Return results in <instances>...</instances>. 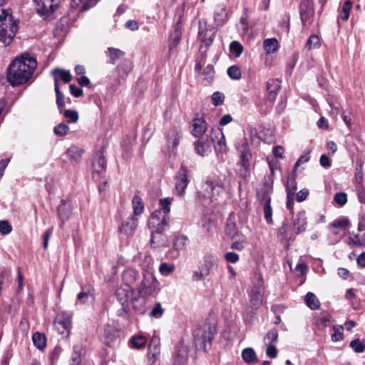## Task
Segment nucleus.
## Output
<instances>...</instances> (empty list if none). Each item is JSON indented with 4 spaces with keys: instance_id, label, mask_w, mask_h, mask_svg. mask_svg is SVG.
Segmentation results:
<instances>
[{
    "instance_id": "63",
    "label": "nucleus",
    "mask_w": 365,
    "mask_h": 365,
    "mask_svg": "<svg viewBox=\"0 0 365 365\" xmlns=\"http://www.w3.org/2000/svg\"><path fill=\"white\" fill-rule=\"evenodd\" d=\"M226 234L232 238H234L237 234V226L233 222H227L225 227Z\"/></svg>"
},
{
    "instance_id": "42",
    "label": "nucleus",
    "mask_w": 365,
    "mask_h": 365,
    "mask_svg": "<svg viewBox=\"0 0 365 365\" xmlns=\"http://www.w3.org/2000/svg\"><path fill=\"white\" fill-rule=\"evenodd\" d=\"M278 339V331L277 329H272L269 331L264 338L266 345L274 344Z\"/></svg>"
},
{
    "instance_id": "38",
    "label": "nucleus",
    "mask_w": 365,
    "mask_h": 365,
    "mask_svg": "<svg viewBox=\"0 0 365 365\" xmlns=\"http://www.w3.org/2000/svg\"><path fill=\"white\" fill-rule=\"evenodd\" d=\"M173 197H165L159 200V204L160 207L157 210H160L163 212V214L165 215V217L169 218V212H170V204L173 201Z\"/></svg>"
},
{
    "instance_id": "39",
    "label": "nucleus",
    "mask_w": 365,
    "mask_h": 365,
    "mask_svg": "<svg viewBox=\"0 0 365 365\" xmlns=\"http://www.w3.org/2000/svg\"><path fill=\"white\" fill-rule=\"evenodd\" d=\"M133 207L134 215H140L144 210V205L140 197L135 195L133 198Z\"/></svg>"
},
{
    "instance_id": "29",
    "label": "nucleus",
    "mask_w": 365,
    "mask_h": 365,
    "mask_svg": "<svg viewBox=\"0 0 365 365\" xmlns=\"http://www.w3.org/2000/svg\"><path fill=\"white\" fill-rule=\"evenodd\" d=\"M188 354L187 348L181 346L177 351L174 359L173 365H184L187 359Z\"/></svg>"
},
{
    "instance_id": "52",
    "label": "nucleus",
    "mask_w": 365,
    "mask_h": 365,
    "mask_svg": "<svg viewBox=\"0 0 365 365\" xmlns=\"http://www.w3.org/2000/svg\"><path fill=\"white\" fill-rule=\"evenodd\" d=\"M215 70L213 66L209 64L203 70L202 75H203L204 80H206L207 83H210L214 77Z\"/></svg>"
},
{
    "instance_id": "62",
    "label": "nucleus",
    "mask_w": 365,
    "mask_h": 365,
    "mask_svg": "<svg viewBox=\"0 0 365 365\" xmlns=\"http://www.w3.org/2000/svg\"><path fill=\"white\" fill-rule=\"evenodd\" d=\"M334 200L340 206H344L347 202V195L345 192H341L335 194Z\"/></svg>"
},
{
    "instance_id": "33",
    "label": "nucleus",
    "mask_w": 365,
    "mask_h": 365,
    "mask_svg": "<svg viewBox=\"0 0 365 365\" xmlns=\"http://www.w3.org/2000/svg\"><path fill=\"white\" fill-rule=\"evenodd\" d=\"M263 46L267 53H272L277 51L279 43L275 38H267L264 41Z\"/></svg>"
},
{
    "instance_id": "60",
    "label": "nucleus",
    "mask_w": 365,
    "mask_h": 365,
    "mask_svg": "<svg viewBox=\"0 0 365 365\" xmlns=\"http://www.w3.org/2000/svg\"><path fill=\"white\" fill-rule=\"evenodd\" d=\"M223 135H224V133H223L222 129L218 127H216V128H212L211 129L210 137L212 142L216 143L220 139V138H222Z\"/></svg>"
},
{
    "instance_id": "50",
    "label": "nucleus",
    "mask_w": 365,
    "mask_h": 365,
    "mask_svg": "<svg viewBox=\"0 0 365 365\" xmlns=\"http://www.w3.org/2000/svg\"><path fill=\"white\" fill-rule=\"evenodd\" d=\"M61 113L68 119V123H76L78 120V113L76 110H63Z\"/></svg>"
},
{
    "instance_id": "64",
    "label": "nucleus",
    "mask_w": 365,
    "mask_h": 365,
    "mask_svg": "<svg viewBox=\"0 0 365 365\" xmlns=\"http://www.w3.org/2000/svg\"><path fill=\"white\" fill-rule=\"evenodd\" d=\"M12 231V227L6 220L0 221V232L5 235L9 234Z\"/></svg>"
},
{
    "instance_id": "9",
    "label": "nucleus",
    "mask_w": 365,
    "mask_h": 365,
    "mask_svg": "<svg viewBox=\"0 0 365 365\" xmlns=\"http://www.w3.org/2000/svg\"><path fill=\"white\" fill-rule=\"evenodd\" d=\"M299 14L303 26L307 27L311 25L312 19L314 15L313 1L302 0L300 4Z\"/></svg>"
},
{
    "instance_id": "34",
    "label": "nucleus",
    "mask_w": 365,
    "mask_h": 365,
    "mask_svg": "<svg viewBox=\"0 0 365 365\" xmlns=\"http://www.w3.org/2000/svg\"><path fill=\"white\" fill-rule=\"evenodd\" d=\"M304 300L307 307L312 310L318 309L320 306V302L318 300L317 297L314 293L311 292H309L306 294Z\"/></svg>"
},
{
    "instance_id": "54",
    "label": "nucleus",
    "mask_w": 365,
    "mask_h": 365,
    "mask_svg": "<svg viewBox=\"0 0 365 365\" xmlns=\"http://www.w3.org/2000/svg\"><path fill=\"white\" fill-rule=\"evenodd\" d=\"M264 218L267 223H272V210L271 207V202L269 200H267L266 202H264Z\"/></svg>"
},
{
    "instance_id": "8",
    "label": "nucleus",
    "mask_w": 365,
    "mask_h": 365,
    "mask_svg": "<svg viewBox=\"0 0 365 365\" xmlns=\"http://www.w3.org/2000/svg\"><path fill=\"white\" fill-rule=\"evenodd\" d=\"M188 175V168L185 165H181L180 168L175 177V190L177 195L179 196H182L185 193V189L187 187L189 183Z\"/></svg>"
},
{
    "instance_id": "24",
    "label": "nucleus",
    "mask_w": 365,
    "mask_h": 365,
    "mask_svg": "<svg viewBox=\"0 0 365 365\" xmlns=\"http://www.w3.org/2000/svg\"><path fill=\"white\" fill-rule=\"evenodd\" d=\"M93 289L90 286L83 287L81 291L77 294V299L81 303L93 300Z\"/></svg>"
},
{
    "instance_id": "36",
    "label": "nucleus",
    "mask_w": 365,
    "mask_h": 365,
    "mask_svg": "<svg viewBox=\"0 0 365 365\" xmlns=\"http://www.w3.org/2000/svg\"><path fill=\"white\" fill-rule=\"evenodd\" d=\"M242 357L247 364H253L257 361V355L252 348H246L242 352Z\"/></svg>"
},
{
    "instance_id": "5",
    "label": "nucleus",
    "mask_w": 365,
    "mask_h": 365,
    "mask_svg": "<svg viewBox=\"0 0 365 365\" xmlns=\"http://www.w3.org/2000/svg\"><path fill=\"white\" fill-rule=\"evenodd\" d=\"M160 292V284L150 272L144 274L143 279L138 287V293L142 297H155Z\"/></svg>"
},
{
    "instance_id": "25",
    "label": "nucleus",
    "mask_w": 365,
    "mask_h": 365,
    "mask_svg": "<svg viewBox=\"0 0 365 365\" xmlns=\"http://www.w3.org/2000/svg\"><path fill=\"white\" fill-rule=\"evenodd\" d=\"M132 70V63L128 60H125L119 63L115 68L119 78H124Z\"/></svg>"
},
{
    "instance_id": "4",
    "label": "nucleus",
    "mask_w": 365,
    "mask_h": 365,
    "mask_svg": "<svg viewBox=\"0 0 365 365\" xmlns=\"http://www.w3.org/2000/svg\"><path fill=\"white\" fill-rule=\"evenodd\" d=\"M217 269V263L215 257L210 255H205L200 262L198 270L194 272L192 279L200 281L209 277Z\"/></svg>"
},
{
    "instance_id": "26",
    "label": "nucleus",
    "mask_w": 365,
    "mask_h": 365,
    "mask_svg": "<svg viewBox=\"0 0 365 365\" xmlns=\"http://www.w3.org/2000/svg\"><path fill=\"white\" fill-rule=\"evenodd\" d=\"M214 19L218 26H222L227 21V12L225 6H220L216 9Z\"/></svg>"
},
{
    "instance_id": "41",
    "label": "nucleus",
    "mask_w": 365,
    "mask_h": 365,
    "mask_svg": "<svg viewBox=\"0 0 365 365\" xmlns=\"http://www.w3.org/2000/svg\"><path fill=\"white\" fill-rule=\"evenodd\" d=\"M146 341V339L141 335L133 336L130 340L131 346L138 349L145 347Z\"/></svg>"
},
{
    "instance_id": "61",
    "label": "nucleus",
    "mask_w": 365,
    "mask_h": 365,
    "mask_svg": "<svg viewBox=\"0 0 365 365\" xmlns=\"http://www.w3.org/2000/svg\"><path fill=\"white\" fill-rule=\"evenodd\" d=\"M212 104L218 106L224 103L225 96L222 93L216 91L212 96Z\"/></svg>"
},
{
    "instance_id": "55",
    "label": "nucleus",
    "mask_w": 365,
    "mask_h": 365,
    "mask_svg": "<svg viewBox=\"0 0 365 365\" xmlns=\"http://www.w3.org/2000/svg\"><path fill=\"white\" fill-rule=\"evenodd\" d=\"M175 270V265L172 264H168L166 262L161 263L159 267L160 272L164 275L168 276L170 274Z\"/></svg>"
},
{
    "instance_id": "27",
    "label": "nucleus",
    "mask_w": 365,
    "mask_h": 365,
    "mask_svg": "<svg viewBox=\"0 0 365 365\" xmlns=\"http://www.w3.org/2000/svg\"><path fill=\"white\" fill-rule=\"evenodd\" d=\"M93 167V172L98 175H101L106 171V160L103 155H100L94 159Z\"/></svg>"
},
{
    "instance_id": "3",
    "label": "nucleus",
    "mask_w": 365,
    "mask_h": 365,
    "mask_svg": "<svg viewBox=\"0 0 365 365\" xmlns=\"http://www.w3.org/2000/svg\"><path fill=\"white\" fill-rule=\"evenodd\" d=\"M240 155L239 165L240 166L238 173L244 179L247 178L250 173V160L252 158L250 148L247 140L244 138L237 147Z\"/></svg>"
},
{
    "instance_id": "48",
    "label": "nucleus",
    "mask_w": 365,
    "mask_h": 365,
    "mask_svg": "<svg viewBox=\"0 0 365 365\" xmlns=\"http://www.w3.org/2000/svg\"><path fill=\"white\" fill-rule=\"evenodd\" d=\"M187 237L184 235L176 236L173 242V246L177 250H183L187 242Z\"/></svg>"
},
{
    "instance_id": "14",
    "label": "nucleus",
    "mask_w": 365,
    "mask_h": 365,
    "mask_svg": "<svg viewBox=\"0 0 365 365\" xmlns=\"http://www.w3.org/2000/svg\"><path fill=\"white\" fill-rule=\"evenodd\" d=\"M280 81L277 79H270L267 83V99L271 103H274L277 96L281 88Z\"/></svg>"
},
{
    "instance_id": "37",
    "label": "nucleus",
    "mask_w": 365,
    "mask_h": 365,
    "mask_svg": "<svg viewBox=\"0 0 365 365\" xmlns=\"http://www.w3.org/2000/svg\"><path fill=\"white\" fill-rule=\"evenodd\" d=\"M108 51L109 54V63L111 64H115L116 61L122 58L125 55V52L113 47L108 48Z\"/></svg>"
},
{
    "instance_id": "6",
    "label": "nucleus",
    "mask_w": 365,
    "mask_h": 365,
    "mask_svg": "<svg viewBox=\"0 0 365 365\" xmlns=\"http://www.w3.org/2000/svg\"><path fill=\"white\" fill-rule=\"evenodd\" d=\"M19 26L16 21L13 17H9V23H1L0 24V41L5 46L9 45L15 36Z\"/></svg>"
},
{
    "instance_id": "2",
    "label": "nucleus",
    "mask_w": 365,
    "mask_h": 365,
    "mask_svg": "<svg viewBox=\"0 0 365 365\" xmlns=\"http://www.w3.org/2000/svg\"><path fill=\"white\" fill-rule=\"evenodd\" d=\"M215 334V327L211 324H205L195 329L192 332L195 349L207 351L210 348L212 340Z\"/></svg>"
},
{
    "instance_id": "15",
    "label": "nucleus",
    "mask_w": 365,
    "mask_h": 365,
    "mask_svg": "<svg viewBox=\"0 0 365 365\" xmlns=\"http://www.w3.org/2000/svg\"><path fill=\"white\" fill-rule=\"evenodd\" d=\"M194 145L195 152L202 157L207 155L212 151L211 145L208 143L207 137L200 138Z\"/></svg>"
},
{
    "instance_id": "44",
    "label": "nucleus",
    "mask_w": 365,
    "mask_h": 365,
    "mask_svg": "<svg viewBox=\"0 0 365 365\" xmlns=\"http://www.w3.org/2000/svg\"><path fill=\"white\" fill-rule=\"evenodd\" d=\"M321 46L320 39L317 35L313 34L309 36L306 43V48L309 50L318 48Z\"/></svg>"
},
{
    "instance_id": "49",
    "label": "nucleus",
    "mask_w": 365,
    "mask_h": 365,
    "mask_svg": "<svg viewBox=\"0 0 365 365\" xmlns=\"http://www.w3.org/2000/svg\"><path fill=\"white\" fill-rule=\"evenodd\" d=\"M352 6V2L349 0L346 1L342 6L341 11V19L346 21L349 18L350 11Z\"/></svg>"
},
{
    "instance_id": "40",
    "label": "nucleus",
    "mask_w": 365,
    "mask_h": 365,
    "mask_svg": "<svg viewBox=\"0 0 365 365\" xmlns=\"http://www.w3.org/2000/svg\"><path fill=\"white\" fill-rule=\"evenodd\" d=\"M54 90L56 95V104L58 108L61 109L65 106L64 95L60 91L59 83H58V78L55 77Z\"/></svg>"
},
{
    "instance_id": "12",
    "label": "nucleus",
    "mask_w": 365,
    "mask_h": 365,
    "mask_svg": "<svg viewBox=\"0 0 365 365\" xmlns=\"http://www.w3.org/2000/svg\"><path fill=\"white\" fill-rule=\"evenodd\" d=\"M165 230H152L150 245L155 249H160L168 246V239L164 234Z\"/></svg>"
},
{
    "instance_id": "31",
    "label": "nucleus",
    "mask_w": 365,
    "mask_h": 365,
    "mask_svg": "<svg viewBox=\"0 0 365 365\" xmlns=\"http://www.w3.org/2000/svg\"><path fill=\"white\" fill-rule=\"evenodd\" d=\"M83 346L81 344H76L73 348L71 356V365H79L82 361Z\"/></svg>"
},
{
    "instance_id": "30",
    "label": "nucleus",
    "mask_w": 365,
    "mask_h": 365,
    "mask_svg": "<svg viewBox=\"0 0 365 365\" xmlns=\"http://www.w3.org/2000/svg\"><path fill=\"white\" fill-rule=\"evenodd\" d=\"M51 74L55 79V77L58 78V81L59 78L63 81L65 83H68L71 81V74L68 71H66L61 68H54L51 71Z\"/></svg>"
},
{
    "instance_id": "47",
    "label": "nucleus",
    "mask_w": 365,
    "mask_h": 365,
    "mask_svg": "<svg viewBox=\"0 0 365 365\" xmlns=\"http://www.w3.org/2000/svg\"><path fill=\"white\" fill-rule=\"evenodd\" d=\"M362 167H363V162L361 161V160H360V159L356 160L355 180L359 184H361L362 181H363Z\"/></svg>"
},
{
    "instance_id": "23",
    "label": "nucleus",
    "mask_w": 365,
    "mask_h": 365,
    "mask_svg": "<svg viewBox=\"0 0 365 365\" xmlns=\"http://www.w3.org/2000/svg\"><path fill=\"white\" fill-rule=\"evenodd\" d=\"M272 182H264L261 190L257 194L258 197L261 202H266L267 200H269V202H271V197L270 195L272 192L273 187H272Z\"/></svg>"
},
{
    "instance_id": "43",
    "label": "nucleus",
    "mask_w": 365,
    "mask_h": 365,
    "mask_svg": "<svg viewBox=\"0 0 365 365\" xmlns=\"http://www.w3.org/2000/svg\"><path fill=\"white\" fill-rule=\"evenodd\" d=\"M181 39V33L175 29V31L170 36L169 38V48L170 51L175 49L179 44Z\"/></svg>"
},
{
    "instance_id": "22",
    "label": "nucleus",
    "mask_w": 365,
    "mask_h": 365,
    "mask_svg": "<svg viewBox=\"0 0 365 365\" xmlns=\"http://www.w3.org/2000/svg\"><path fill=\"white\" fill-rule=\"evenodd\" d=\"M192 133L197 138L203 137V134L207 130L206 122L203 118H195L192 123Z\"/></svg>"
},
{
    "instance_id": "45",
    "label": "nucleus",
    "mask_w": 365,
    "mask_h": 365,
    "mask_svg": "<svg viewBox=\"0 0 365 365\" xmlns=\"http://www.w3.org/2000/svg\"><path fill=\"white\" fill-rule=\"evenodd\" d=\"M230 51L235 58H238L243 51V46L238 41H234L230 45Z\"/></svg>"
},
{
    "instance_id": "57",
    "label": "nucleus",
    "mask_w": 365,
    "mask_h": 365,
    "mask_svg": "<svg viewBox=\"0 0 365 365\" xmlns=\"http://www.w3.org/2000/svg\"><path fill=\"white\" fill-rule=\"evenodd\" d=\"M69 127L64 123H59L54 127L53 132L58 136H64L67 134Z\"/></svg>"
},
{
    "instance_id": "56",
    "label": "nucleus",
    "mask_w": 365,
    "mask_h": 365,
    "mask_svg": "<svg viewBox=\"0 0 365 365\" xmlns=\"http://www.w3.org/2000/svg\"><path fill=\"white\" fill-rule=\"evenodd\" d=\"M343 327L341 325L334 326V333L331 334V339L334 341H339L343 339Z\"/></svg>"
},
{
    "instance_id": "10",
    "label": "nucleus",
    "mask_w": 365,
    "mask_h": 365,
    "mask_svg": "<svg viewBox=\"0 0 365 365\" xmlns=\"http://www.w3.org/2000/svg\"><path fill=\"white\" fill-rule=\"evenodd\" d=\"M168 220L163 212L155 210L149 218L148 226L151 230H165L168 225Z\"/></svg>"
},
{
    "instance_id": "32",
    "label": "nucleus",
    "mask_w": 365,
    "mask_h": 365,
    "mask_svg": "<svg viewBox=\"0 0 365 365\" xmlns=\"http://www.w3.org/2000/svg\"><path fill=\"white\" fill-rule=\"evenodd\" d=\"M32 340L34 346L39 350L43 349L46 346V338L42 333H34L32 336Z\"/></svg>"
},
{
    "instance_id": "59",
    "label": "nucleus",
    "mask_w": 365,
    "mask_h": 365,
    "mask_svg": "<svg viewBox=\"0 0 365 365\" xmlns=\"http://www.w3.org/2000/svg\"><path fill=\"white\" fill-rule=\"evenodd\" d=\"M350 346L356 353H362L365 350V344L359 339L351 341Z\"/></svg>"
},
{
    "instance_id": "46",
    "label": "nucleus",
    "mask_w": 365,
    "mask_h": 365,
    "mask_svg": "<svg viewBox=\"0 0 365 365\" xmlns=\"http://www.w3.org/2000/svg\"><path fill=\"white\" fill-rule=\"evenodd\" d=\"M227 74L231 79L239 80L241 78L242 73L239 66L236 65L231 66L227 69Z\"/></svg>"
},
{
    "instance_id": "16",
    "label": "nucleus",
    "mask_w": 365,
    "mask_h": 365,
    "mask_svg": "<svg viewBox=\"0 0 365 365\" xmlns=\"http://www.w3.org/2000/svg\"><path fill=\"white\" fill-rule=\"evenodd\" d=\"M138 226V219L131 216L122 223L119 227V231L126 235H133Z\"/></svg>"
},
{
    "instance_id": "28",
    "label": "nucleus",
    "mask_w": 365,
    "mask_h": 365,
    "mask_svg": "<svg viewBox=\"0 0 365 365\" xmlns=\"http://www.w3.org/2000/svg\"><path fill=\"white\" fill-rule=\"evenodd\" d=\"M160 339L158 336H153L148 345L149 355L153 354V357L156 359L157 355L160 353Z\"/></svg>"
},
{
    "instance_id": "18",
    "label": "nucleus",
    "mask_w": 365,
    "mask_h": 365,
    "mask_svg": "<svg viewBox=\"0 0 365 365\" xmlns=\"http://www.w3.org/2000/svg\"><path fill=\"white\" fill-rule=\"evenodd\" d=\"M181 135L177 129L171 130L168 133V146L170 152L175 153L180 143Z\"/></svg>"
},
{
    "instance_id": "19",
    "label": "nucleus",
    "mask_w": 365,
    "mask_h": 365,
    "mask_svg": "<svg viewBox=\"0 0 365 365\" xmlns=\"http://www.w3.org/2000/svg\"><path fill=\"white\" fill-rule=\"evenodd\" d=\"M307 218L305 216L304 211H300L298 212L297 218L294 220L293 223V229L296 234H299L305 231L307 227Z\"/></svg>"
},
{
    "instance_id": "51",
    "label": "nucleus",
    "mask_w": 365,
    "mask_h": 365,
    "mask_svg": "<svg viewBox=\"0 0 365 365\" xmlns=\"http://www.w3.org/2000/svg\"><path fill=\"white\" fill-rule=\"evenodd\" d=\"M164 309H163L161 304L160 302H157L153 309L149 313V316L151 317H154L156 319L160 318L164 314Z\"/></svg>"
},
{
    "instance_id": "17",
    "label": "nucleus",
    "mask_w": 365,
    "mask_h": 365,
    "mask_svg": "<svg viewBox=\"0 0 365 365\" xmlns=\"http://www.w3.org/2000/svg\"><path fill=\"white\" fill-rule=\"evenodd\" d=\"M57 212L58 217L61 221V226L63 227V224L69 219L71 215V207L64 200H62L61 204L57 207Z\"/></svg>"
},
{
    "instance_id": "58",
    "label": "nucleus",
    "mask_w": 365,
    "mask_h": 365,
    "mask_svg": "<svg viewBox=\"0 0 365 365\" xmlns=\"http://www.w3.org/2000/svg\"><path fill=\"white\" fill-rule=\"evenodd\" d=\"M205 190H210L208 191H206L203 193V196L206 198L211 199L214 195H213V190L215 189L216 185L212 181L210 180H206L205 182Z\"/></svg>"
},
{
    "instance_id": "1",
    "label": "nucleus",
    "mask_w": 365,
    "mask_h": 365,
    "mask_svg": "<svg viewBox=\"0 0 365 365\" xmlns=\"http://www.w3.org/2000/svg\"><path fill=\"white\" fill-rule=\"evenodd\" d=\"M37 66L36 58L26 53L21 58H16L7 69V81L12 86L26 83Z\"/></svg>"
},
{
    "instance_id": "21",
    "label": "nucleus",
    "mask_w": 365,
    "mask_h": 365,
    "mask_svg": "<svg viewBox=\"0 0 365 365\" xmlns=\"http://www.w3.org/2000/svg\"><path fill=\"white\" fill-rule=\"evenodd\" d=\"M250 304L253 309H257L262 304L263 290L262 287H257L252 290Z\"/></svg>"
},
{
    "instance_id": "20",
    "label": "nucleus",
    "mask_w": 365,
    "mask_h": 365,
    "mask_svg": "<svg viewBox=\"0 0 365 365\" xmlns=\"http://www.w3.org/2000/svg\"><path fill=\"white\" fill-rule=\"evenodd\" d=\"M139 277V272L133 268H128L122 274V278L125 282V285L129 287L134 284Z\"/></svg>"
},
{
    "instance_id": "7",
    "label": "nucleus",
    "mask_w": 365,
    "mask_h": 365,
    "mask_svg": "<svg viewBox=\"0 0 365 365\" xmlns=\"http://www.w3.org/2000/svg\"><path fill=\"white\" fill-rule=\"evenodd\" d=\"M54 327L61 334L68 337L71 329V314L66 312L58 313L54 320Z\"/></svg>"
},
{
    "instance_id": "53",
    "label": "nucleus",
    "mask_w": 365,
    "mask_h": 365,
    "mask_svg": "<svg viewBox=\"0 0 365 365\" xmlns=\"http://www.w3.org/2000/svg\"><path fill=\"white\" fill-rule=\"evenodd\" d=\"M216 143H217V146L215 147V150L217 155H219V153L222 155L225 154L227 151V147L226 145L225 135H222V138H220V139Z\"/></svg>"
},
{
    "instance_id": "35",
    "label": "nucleus",
    "mask_w": 365,
    "mask_h": 365,
    "mask_svg": "<svg viewBox=\"0 0 365 365\" xmlns=\"http://www.w3.org/2000/svg\"><path fill=\"white\" fill-rule=\"evenodd\" d=\"M83 154V150L76 147V146H71L69 148L66 155V156L73 161L78 162L82 156Z\"/></svg>"
},
{
    "instance_id": "11",
    "label": "nucleus",
    "mask_w": 365,
    "mask_h": 365,
    "mask_svg": "<svg viewBox=\"0 0 365 365\" xmlns=\"http://www.w3.org/2000/svg\"><path fill=\"white\" fill-rule=\"evenodd\" d=\"M36 4V11L41 16H49L58 7L59 0H34Z\"/></svg>"
},
{
    "instance_id": "13",
    "label": "nucleus",
    "mask_w": 365,
    "mask_h": 365,
    "mask_svg": "<svg viewBox=\"0 0 365 365\" xmlns=\"http://www.w3.org/2000/svg\"><path fill=\"white\" fill-rule=\"evenodd\" d=\"M133 293V289L129 286H124L118 288L115 291V297L117 300L123 307L128 306Z\"/></svg>"
}]
</instances>
